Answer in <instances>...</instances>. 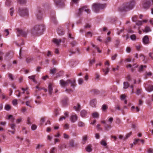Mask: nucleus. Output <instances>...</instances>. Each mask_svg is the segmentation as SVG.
I'll return each instance as SVG.
<instances>
[{
    "instance_id": "obj_1",
    "label": "nucleus",
    "mask_w": 153,
    "mask_h": 153,
    "mask_svg": "<svg viewBox=\"0 0 153 153\" xmlns=\"http://www.w3.org/2000/svg\"><path fill=\"white\" fill-rule=\"evenodd\" d=\"M135 4V1H133L124 3L119 8V11L121 12L128 11L133 9Z\"/></svg>"
},
{
    "instance_id": "obj_2",
    "label": "nucleus",
    "mask_w": 153,
    "mask_h": 153,
    "mask_svg": "<svg viewBox=\"0 0 153 153\" xmlns=\"http://www.w3.org/2000/svg\"><path fill=\"white\" fill-rule=\"evenodd\" d=\"M45 29V26L43 25H36L32 30L31 33L34 35H40Z\"/></svg>"
},
{
    "instance_id": "obj_3",
    "label": "nucleus",
    "mask_w": 153,
    "mask_h": 153,
    "mask_svg": "<svg viewBox=\"0 0 153 153\" xmlns=\"http://www.w3.org/2000/svg\"><path fill=\"white\" fill-rule=\"evenodd\" d=\"M60 84L62 87H65L68 85L69 83L71 84V86L74 88L76 85V80L74 79H70L65 81L63 79L59 81Z\"/></svg>"
},
{
    "instance_id": "obj_4",
    "label": "nucleus",
    "mask_w": 153,
    "mask_h": 153,
    "mask_svg": "<svg viewBox=\"0 0 153 153\" xmlns=\"http://www.w3.org/2000/svg\"><path fill=\"white\" fill-rule=\"evenodd\" d=\"M106 6V4H94L93 5V10L95 12H98L100 9L105 8Z\"/></svg>"
},
{
    "instance_id": "obj_5",
    "label": "nucleus",
    "mask_w": 153,
    "mask_h": 153,
    "mask_svg": "<svg viewBox=\"0 0 153 153\" xmlns=\"http://www.w3.org/2000/svg\"><path fill=\"white\" fill-rule=\"evenodd\" d=\"M19 13L22 16H24L28 15L27 9L25 8H19Z\"/></svg>"
},
{
    "instance_id": "obj_6",
    "label": "nucleus",
    "mask_w": 153,
    "mask_h": 153,
    "mask_svg": "<svg viewBox=\"0 0 153 153\" xmlns=\"http://www.w3.org/2000/svg\"><path fill=\"white\" fill-rule=\"evenodd\" d=\"M27 30H24L19 29H17V36L18 37L21 36L23 37H26L27 36Z\"/></svg>"
},
{
    "instance_id": "obj_7",
    "label": "nucleus",
    "mask_w": 153,
    "mask_h": 153,
    "mask_svg": "<svg viewBox=\"0 0 153 153\" xmlns=\"http://www.w3.org/2000/svg\"><path fill=\"white\" fill-rule=\"evenodd\" d=\"M87 7L85 6H84L79 9L78 13H77L78 16L80 15L83 11H84L88 13H90V10L87 8Z\"/></svg>"
},
{
    "instance_id": "obj_8",
    "label": "nucleus",
    "mask_w": 153,
    "mask_h": 153,
    "mask_svg": "<svg viewBox=\"0 0 153 153\" xmlns=\"http://www.w3.org/2000/svg\"><path fill=\"white\" fill-rule=\"evenodd\" d=\"M150 6V0H143L142 2L143 7L145 9H148Z\"/></svg>"
},
{
    "instance_id": "obj_9",
    "label": "nucleus",
    "mask_w": 153,
    "mask_h": 153,
    "mask_svg": "<svg viewBox=\"0 0 153 153\" xmlns=\"http://www.w3.org/2000/svg\"><path fill=\"white\" fill-rule=\"evenodd\" d=\"M36 15L38 19H41L42 18V13L40 9H38L36 12Z\"/></svg>"
},
{
    "instance_id": "obj_10",
    "label": "nucleus",
    "mask_w": 153,
    "mask_h": 153,
    "mask_svg": "<svg viewBox=\"0 0 153 153\" xmlns=\"http://www.w3.org/2000/svg\"><path fill=\"white\" fill-rule=\"evenodd\" d=\"M56 5L59 7H62L63 5V3L61 0H54Z\"/></svg>"
},
{
    "instance_id": "obj_11",
    "label": "nucleus",
    "mask_w": 153,
    "mask_h": 153,
    "mask_svg": "<svg viewBox=\"0 0 153 153\" xmlns=\"http://www.w3.org/2000/svg\"><path fill=\"white\" fill-rule=\"evenodd\" d=\"M51 21L54 24H56L57 23V21L56 18L54 13H53V14H51Z\"/></svg>"
},
{
    "instance_id": "obj_12",
    "label": "nucleus",
    "mask_w": 153,
    "mask_h": 153,
    "mask_svg": "<svg viewBox=\"0 0 153 153\" xmlns=\"http://www.w3.org/2000/svg\"><path fill=\"white\" fill-rule=\"evenodd\" d=\"M143 42L145 45H147L149 44V38L148 36H145L143 38Z\"/></svg>"
},
{
    "instance_id": "obj_13",
    "label": "nucleus",
    "mask_w": 153,
    "mask_h": 153,
    "mask_svg": "<svg viewBox=\"0 0 153 153\" xmlns=\"http://www.w3.org/2000/svg\"><path fill=\"white\" fill-rule=\"evenodd\" d=\"M34 60V58L33 56H30L26 58V61L27 63L28 64Z\"/></svg>"
},
{
    "instance_id": "obj_14",
    "label": "nucleus",
    "mask_w": 153,
    "mask_h": 153,
    "mask_svg": "<svg viewBox=\"0 0 153 153\" xmlns=\"http://www.w3.org/2000/svg\"><path fill=\"white\" fill-rule=\"evenodd\" d=\"M69 146L71 147H74L76 146V144L74 143V141L73 139L71 140L69 142Z\"/></svg>"
},
{
    "instance_id": "obj_15",
    "label": "nucleus",
    "mask_w": 153,
    "mask_h": 153,
    "mask_svg": "<svg viewBox=\"0 0 153 153\" xmlns=\"http://www.w3.org/2000/svg\"><path fill=\"white\" fill-rule=\"evenodd\" d=\"M77 119V117L76 115H72L71 116V120L72 123L75 122Z\"/></svg>"
},
{
    "instance_id": "obj_16",
    "label": "nucleus",
    "mask_w": 153,
    "mask_h": 153,
    "mask_svg": "<svg viewBox=\"0 0 153 153\" xmlns=\"http://www.w3.org/2000/svg\"><path fill=\"white\" fill-rule=\"evenodd\" d=\"M57 32L58 33L60 36L63 35L65 33L64 30L61 28H58Z\"/></svg>"
},
{
    "instance_id": "obj_17",
    "label": "nucleus",
    "mask_w": 153,
    "mask_h": 153,
    "mask_svg": "<svg viewBox=\"0 0 153 153\" xmlns=\"http://www.w3.org/2000/svg\"><path fill=\"white\" fill-rule=\"evenodd\" d=\"M52 85L51 83H50L49 84L48 86V92L49 94L50 95H51L53 91V88L52 87Z\"/></svg>"
},
{
    "instance_id": "obj_18",
    "label": "nucleus",
    "mask_w": 153,
    "mask_h": 153,
    "mask_svg": "<svg viewBox=\"0 0 153 153\" xmlns=\"http://www.w3.org/2000/svg\"><path fill=\"white\" fill-rule=\"evenodd\" d=\"M97 103L96 100L94 99L90 101V105L92 107H95Z\"/></svg>"
},
{
    "instance_id": "obj_19",
    "label": "nucleus",
    "mask_w": 153,
    "mask_h": 153,
    "mask_svg": "<svg viewBox=\"0 0 153 153\" xmlns=\"http://www.w3.org/2000/svg\"><path fill=\"white\" fill-rule=\"evenodd\" d=\"M53 42L57 45H59L61 42V40L60 39H53Z\"/></svg>"
},
{
    "instance_id": "obj_20",
    "label": "nucleus",
    "mask_w": 153,
    "mask_h": 153,
    "mask_svg": "<svg viewBox=\"0 0 153 153\" xmlns=\"http://www.w3.org/2000/svg\"><path fill=\"white\" fill-rule=\"evenodd\" d=\"M146 90L148 92H150L153 91V85H149L148 87L145 88Z\"/></svg>"
},
{
    "instance_id": "obj_21",
    "label": "nucleus",
    "mask_w": 153,
    "mask_h": 153,
    "mask_svg": "<svg viewBox=\"0 0 153 153\" xmlns=\"http://www.w3.org/2000/svg\"><path fill=\"white\" fill-rule=\"evenodd\" d=\"M80 114L82 117H84L87 115V112L85 110H82L80 112Z\"/></svg>"
},
{
    "instance_id": "obj_22",
    "label": "nucleus",
    "mask_w": 153,
    "mask_h": 153,
    "mask_svg": "<svg viewBox=\"0 0 153 153\" xmlns=\"http://www.w3.org/2000/svg\"><path fill=\"white\" fill-rule=\"evenodd\" d=\"M68 100L67 97H65L62 101V104L64 105H65L67 104V102Z\"/></svg>"
},
{
    "instance_id": "obj_23",
    "label": "nucleus",
    "mask_w": 153,
    "mask_h": 153,
    "mask_svg": "<svg viewBox=\"0 0 153 153\" xmlns=\"http://www.w3.org/2000/svg\"><path fill=\"white\" fill-rule=\"evenodd\" d=\"M68 112H66L65 113V116H62L60 117V118L59 119V121H62L63 119H65L66 118V117H68Z\"/></svg>"
},
{
    "instance_id": "obj_24",
    "label": "nucleus",
    "mask_w": 153,
    "mask_h": 153,
    "mask_svg": "<svg viewBox=\"0 0 153 153\" xmlns=\"http://www.w3.org/2000/svg\"><path fill=\"white\" fill-rule=\"evenodd\" d=\"M143 32L147 33L149 32H150L151 31V29L150 28V27L148 26H146L144 29L143 30Z\"/></svg>"
},
{
    "instance_id": "obj_25",
    "label": "nucleus",
    "mask_w": 153,
    "mask_h": 153,
    "mask_svg": "<svg viewBox=\"0 0 153 153\" xmlns=\"http://www.w3.org/2000/svg\"><path fill=\"white\" fill-rule=\"evenodd\" d=\"M129 86V84L128 82H123V88L127 89Z\"/></svg>"
},
{
    "instance_id": "obj_26",
    "label": "nucleus",
    "mask_w": 153,
    "mask_h": 153,
    "mask_svg": "<svg viewBox=\"0 0 153 153\" xmlns=\"http://www.w3.org/2000/svg\"><path fill=\"white\" fill-rule=\"evenodd\" d=\"M78 126L79 127H84L85 126V123L81 121H79L77 123Z\"/></svg>"
},
{
    "instance_id": "obj_27",
    "label": "nucleus",
    "mask_w": 153,
    "mask_h": 153,
    "mask_svg": "<svg viewBox=\"0 0 153 153\" xmlns=\"http://www.w3.org/2000/svg\"><path fill=\"white\" fill-rule=\"evenodd\" d=\"M70 44L72 47H74L77 45V43L76 40H73L70 43Z\"/></svg>"
},
{
    "instance_id": "obj_28",
    "label": "nucleus",
    "mask_w": 153,
    "mask_h": 153,
    "mask_svg": "<svg viewBox=\"0 0 153 153\" xmlns=\"http://www.w3.org/2000/svg\"><path fill=\"white\" fill-rule=\"evenodd\" d=\"M91 92L94 94H98L100 93L99 91L96 89H93L91 91Z\"/></svg>"
},
{
    "instance_id": "obj_29",
    "label": "nucleus",
    "mask_w": 153,
    "mask_h": 153,
    "mask_svg": "<svg viewBox=\"0 0 153 153\" xmlns=\"http://www.w3.org/2000/svg\"><path fill=\"white\" fill-rule=\"evenodd\" d=\"M92 117L94 118H98L99 117V114L97 112H94L92 114Z\"/></svg>"
},
{
    "instance_id": "obj_30",
    "label": "nucleus",
    "mask_w": 153,
    "mask_h": 153,
    "mask_svg": "<svg viewBox=\"0 0 153 153\" xmlns=\"http://www.w3.org/2000/svg\"><path fill=\"white\" fill-rule=\"evenodd\" d=\"M77 107L76 106L74 107V108L75 109L76 111H79L80 110V105L79 103L77 104Z\"/></svg>"
},
{
    "instance_id": "obj_31",
    "label": "nucleus",
    "mask_w": 153,
    "mask_h": 153,
    "mask_svg": "<svg viewBox=\"0 0 153 153\" xmlns=\"http://www.w3.org/2000/svg\"><path fill=\"white\" fill-rule=\"evenodd\" d=\"M146 66L144 65H141L140 66V67L139 68L138 71L140 72H141L142 71H143V68H146Z\"/></svg>"
},
{
    "instance_id": "obj_32",
    "label": "nucleus",
    "mask_w": 153,
    "mask_h": 153,
    "mask_svg": "<svg viewBox=\"0 0 153 153\" xmlns=\"http://www.w3.org/2000/svg\"><path fill=\"white\" fill-rule=\"evenodd\" d=\"M87 140V135H84L83 136L82 138L83 144H84L85 143L86 141Z\"/></svg>"
},
{
    "instance_id": "obj_33",
    "label": "nucleus",
    "mask_w": 153,
    "mask_h": 153,
    "mask_svg": "<svg viewBox=\"0 0 153 153\" xmlns=\"http://www.w3.org/2000/svg\"><path fill=\"white\" fill-rule=\"evenodd\" d=\"M11 108V106L8 105V104H6L5 105L4 109L5 110H6L7 111H8L10 110Z\"/></svg>"
},
{
    "instance_id": "obj_34",
    "label": "nucleus",
    "mask_w": 153,
    "mask_h": 153,
    "mask_svg": "<svg viewBox=\"0 0 153 153\" xmlns=\"http://www.w3.org/2000/svg\"><path fill=\"white\" fill-rule=\"evenodd\" d=\"M104 127L105 129L108 131V129H110L111 128V126L110 125L105 124Z\"/></svg>"
},
{
    "instance_id": "obj_35",
    "label": "nucleus",
    "mask_w": 153,
    "mask_h": 153,
    "mask_svg": "<svg viewBox=\"0 0 153 153\" xmlns=\"http://www.w3.org/2000/svg\"><path fill=\"white\" fill-rule=\"evenodd\" d=\"M111 39L110 37H108L106 38L104 42L105 44H107L108 42L111 41Z\"/></svg>"
},
{
    "instance_id": "obj_36",
    "label": "nucleus",
    "mask_w": 153,
    "mask_h": 153,
    "mask_svg": "<svg viewBox=\"0 0 153 153\" xmlns=\"http://www.w3.org/2000/svg\"><path fill=\"white\" fill-rule=\"evenodd\" d=\"M46 117H42L41 118L40 121V125H42L43 123L45 122Z\"/></svg>"
},
{
    "instance_id": "obj_37",
    "label": "nucleus",
    "mask_w": 153,
    "mask_h": 153,
    "mask_svg": "<svg viewBox=\"0 0 153 153\" xmlns=\"http://www.w3.org/2000/svg\"><path fill=\"white\" fill-rule=\"evenodd\" d=\"M91 146L89 145L86 147V151L88 152H90L92 151Z\"/></svg>"
},
{
    "instance_id": "obj_38",
    "label": "nucleus",
    "mask_w": 153,
    "mask_h": 153,
    "mask_svg": "<svg viewBox=\"0 0 153 153\" xmlns=\"http://www.w3.org/2000/svg\"><path fill=\"white\" fill-rule=\"evenodd\" d=\"M102 70L103 71L105 72V75L107 74L109 72V69L108 67H106V70H105L103 69H102Z\"/></svg>"
},
{
    "instance_id": "obj_39",
    "label": "nucleus",
    "mask_w": 153,
    "mask_h": 153,
    "mask_svg": "<svg viewBox=\"0 0 153 153\" xmlns=\"http://www.w3.org/2000/svg\"><path fill=\"white\" fill-rule=\"evenodd\" d=\"M132 132H130L129 133L127 134L126 136V137L123 138L124 140H125L126 139H127L132 134Z\"/></svg>"
},
{
    "instance_id": "obj_40",
    "label": "nucleus",
    "mask_w": 153,
    "mask_h": 153,
    "mask_svg": "<svg viewBox=\"0 0 153 153\" xmlns=\"http://www.w3.org/2000/svg\"><path fill=\"white\" fill-rule=\"evenodd\" d=\"M136 24L138 26H140L142 25V21H137L136 22Z\"/></svg>"
},
{
    "instance_id": "obj_41",
    "label": "nucleus",
    "mask_w": 153,
    "mask_h": 153,
    "mask_svg": "<svg viewBox=\"0 0 153 153\" xmlns=\"http://www.w3.org/2000/svg\"><path fill=\"white\" fill-rule=\"evenodd\" d=\"M8 119H11V121L12 122H13L15 119L13 117V115H10L8 116Z\"/></svg>"
},
{
    "instance_id": "obj_42",
    "label": "nucleus",
    "mask_w": 153,
    "mask_h": 153,
    "mask_svg": "<svg viewBox=\"0 0 153 153\" xmlns=\"http://www.w3.org/2000/svg\"><path fill=\"white\" fill-rule=\"evenodd\" d=\"M107 108L108 107L106 105H103L102 106V110L103 111H105Z\"/></svg>"
},
{
    "instance_id": "obj_43",
    "label": "nucleus",
    "mask_w": 153,
    "mask_h": 153,
    "mask_svg": "<svg viewBox=\"0 0 153 153\" xmlns=\"http://www.w3.org/2000/svg\"><path fill=\"white\" fill-rule=\"evenodd\" d=\"M10 126L11 127L12 129L15 130V127L16 125L14 124H9Z\"/></svg>"
},
{
    "instance_id": "obj_44",
    "label": "nucleus",
    "mask_w": 153,
    "mask_h": 153,
    "mask_svg": "<svg viewBox=\"0 0 153 153\" xmlns=\"http://www.w3.org/2000/svg\"><path fill=\"white\" fill-rule=\"evenodd\" d=\"M56 69L55 68H53L52 69L50 70V73L52 74H54L56 73Z\"/></svg>"
},
{
    "instance_id": "obj_45",
    "label": "nucleus",
    "mask_w": 153,
    "mask_h": 153,
    "mask_svg": "<svg viewBox=\"0 0 153 153\" xmlns=\"http://www.w3.org/2000/svg\"><path fill=\"white\" fill-rule=\"evenodd\" d=\"M83 82V80L82 79L80 78L78 80V82L79 85H81Z\"/></svg>"
},
{
    "instance_id": "obj_46",
    "label": "nucleus",
    "mask_w": 153,
    "mask_h": 153,
    "mask_svg": "<svg viewBox=\"0 0 153 153\" xmlns=\"http://www.w3.org/2000/svg\"><path fill=\"white\" fill-rule=\"evenodd\" d=\"M120 43V41L118 40H117L116 41V43L115 44V47L116 48H117L118 46Z\"/></svg>"
},
{
    "instance_id": "obj_47",
    "label": "nucleus",
    "mask_w": 153,
    "mask_h": 153,
    "mask_svg": "<svg viewBox=\"0 0 153 153\" xmlns=\"http://www.w3.org/2000/svg\"><path fill=\"white\" fill-rule=\"evenodd\" d=\"M95 62V60L94 59L91 60L90 61L89 65V66H91L92 64L94 63Z\"/></svg>"
},
{
    "instance_id": "obj_48",
    "label": "nucleus",
    "mask_w": 153,
    "mask_h": 153,
    "mask_svg": "<svg viewBox=\"0 0 153 153\" xmlns=\"http://www.w3.org/2000/svg\"><path fill=\"white\" fill-rule=\"evenodd\" d=\"M12 103L14 105H16L17 104V100L16 99H15L13 100Z\"/></svg>"
},
{
    "instance_id": "obj_49",
    "label": "nucleus",
    "mask_w": 153,
    "mask_h": 153,
    "mask_svg": "<svg viewBox=\"0 0 153 153\" xmlns=\"http://www.w3.org/2000/svg\"><path fill=\"white\" fill-rule=\"evenodd\" d=\"M11 1L10 0H7L5 3L6 5L7 6H9L10 5Z\"/></svg>"
},
{
    "instance_id": "obj_50",
    "label": "nucleus",
    "mask_w": 153,
    "mask_h": 153,
    "mask_svg": "<svg viewBox=\"0 0 153 153\" xmlns=\"http://www.w3.org/2000/svg\"><path fill=\"white\" fill-rule=\"evenodd\" d=\"M68 51L70 53V54L69 55V56H71L72 54H75L76 53L75 52L73 51L71 49H69Z\"/></svg>"
},
{
    "instance_id": "obj_51",
    "label": "nucleus",
    "mask_w": 153,
    "mask_h": 153,
    "mask_svg": "<svg viewBox=\"0 0 153 153\" xmlns=\"http://www.w3.org/2000/svg\"><path fill=\"white\" fill-rule=\"evenodd\" d=\"M101 144L104 146H106L107 145V143L104 140H102L101 142Z\"/></svg>"
},
{
    "instance_id": "obj_52",
    "label": "nucleus",
    "mask_w": 153,
    "mask_h": 153,
    "mask_svg": "<svg viewBox=\"0 0 153 153\" xmlns=\"http://www.w3.org/2000/svg\"><path fill=\"white\" fill-rule=\"evenodd\" d=\"M130 38L132 40H134L136 39V36L134 34L131 35L130 36Z\"/></svg>"
},
{
    "instance_id": "obj_53",
    "label": "nucleus",
    "mask_w": 153,
    "mask_h": 153,
    "mask_svg": "<svg viewBox=\"0 0 153 153\" xmlns=\"http://www.w3.org/2000/svg\"><path fill=\"white\" fill-rule=\"evenodd\" d=\"M137 16L136 15L134 16L132 18V20L134 22H136Z\"/></svg>"
},
{
    "instance_id": "obj_54",
    "label": "nucleus",
    "mask_w": 153,
    "mask_h": 153,
    "mask_svg": "<svg viewBox=\"0 0 153 153\" xmlns=\"http://www.w3.org/2000/svg\"><path fill=\"white\" fill-rule=\"evenodd\" d=\"M13 8H11L10 9V14L11 16H12L13 15V14L14 12V11L13 10Z\"/></svg>"
},
{
    "instance_id": "obj_55",
    "label": "nucleus",
    "mask_w": 153,
    "mask_h": 153,
    "mask_svg": "<svg viewBox=\"0 0 153 153\" xmlns=\"http://www.w3.org/2000/svg\"><path fill=\"white\" fill-rule=\"evenodd\" d=\"M35 77H36V75H33L31 76H28V78L29 79H32L33 80L35 79Z\"/></svg>"
},
{
    "instance_id": "obj_56",
    "label": "nucleus",
    "mask_w": 153,
    "mask_h": 153,
    "mask_svg": "<svg viewBox=\"0 0 153 153\" xmlns=\"http://www.w3.org/2000/svg\"><path fill=\"white\" fill-rule=\"evenodd\" d=\"M44 146V145L42 144H38L36 146V149H39L40 148L43 147Z\"/></svg>"
},
{
    "instance_id": "obj_57",
    "label": "nucleus",
    "mask_w": 153,
    "mask_h": 153,
    "mask_svg": "<svg viewBox=\"0 0 153 153\" xmlns=\"http://www.w3.org/2000/svg\"><path fill=\"white\" fill-rule=\"evenodd\" d=\"M37 126L35 125H33L31 126V128L32 130H34L36 129Z\"/></svg>"
},
{
    "instance_id": "obj_58",
    "label": "nucleus",
    "mask_w": 153,
    "mask_h": 153,
    "mask_svg": "<svg viewBox=\"0 0 153 153\" xmlns=\"http://www.w3.org/2000/svg\"><path fill=\"white\" fill-rule=\"evenodd\" d=\"M19 2L20 4H24L26 2V0H19Z\"/></svg>"
},
{
    "instance_id": "obj_59",
    "label": "nucleus",
    "mask_w": 153,
    "mask_h": 153,
    "mask_svg": "<svg viewBox=\"0 0 153 153\" xmlns=\"http://www.w3.org/2000/svg\"><path fill=\"white\" fill-rule=\"evenodd\" d=\"M68 38H71V39H72L73 40L74 39V38L71 36V34L70 33H69V31L68 32Z\"/></svg>"
},
{
    "instance_id": "obj_60",
    "label": "nucleus",
    "mask_w": 153,
    "mask_h": 153,
    "mask_svg": "<svg viewBox=\"0 0 153 153\" xmlns=\"http://www.w3.org/2000/svg\"><path fill=\"white\" fill-rule=\"evenodd\" d=\"M52 62L53 65H56L57 64V62L54 59H53L52 60Z\"/></svg>"
},
{
    "instance_id": "obj_61",
    "label": "nucleus",
    "mask_w": 153,
    "mask_h": 153,
    "mask_svg": "<svg viewBox=\"0 0 153 153\" xmlns=\"http://www.w3.org/2000/svg\"><path fill=\"white\" fill-rule=\"evenodd\" d=\"M91 25L89 24H86L85 26V28H90L91 27Z\"/></svg>"
},
{
    "instance_id": "obj_62",
    "label": "nucleus",
    "mask_w": 153,
    "mask_h": 153,
    "mask_svg": "<svg viewBox=\"0 0 153 153\" xmlns=\"http://www.w3.org/2000/svg\"><path fill=\"white\" fill-rule=\"evenodd\" d=\"M121 121L119 118H117L116 121V123L118 124H120Z\"/></svg>"
},
{
    "instance_id": "obj_63",
    "label": "nucleus",
    "mask_w": 153,
    "mask_h": 153,
    "mask_svg": "<svg viewBox=\"0 0 153 153\" xmlns=\"http://www.w3.org/2000/svg\"><path fill=\"white\" fill-rule=\"evenodd\" d=\"M115 108L116 109H117L119 110H120V106L118 105H116L115 106Z\"/></svg>"
},
{
    "instance_id": "obj_64",
    "label": "nucleus",
    "mask_w": 153,
    "mask_h": 153,
    "mask_svg": "<svg viewBox=\"0 0 153 153\" xmlns=\"http://www.w3.org/2000/svg\"><path fill=\"white\" fill-rule=\"evenodd\" d=\"M55 150V148L54 147H53V148H51L50 150V153H54Z\"/></svg>"
}]
</instances>
